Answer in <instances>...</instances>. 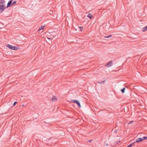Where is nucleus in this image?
<instances>
[{
	"instance_id": "nucleus-1",
	"label": "nucleus",
	"mask_w": 147,
	"mask_h": 147,
	"mask_svg": "<svg viewBox=\"0 0 147 147\" xmlns=\"http://www.w3.org/2000/svg\"><path fill=\"white\" fill-rule=\"evenodd\" d=\"M71 102L73 103H76L79 107H81V106L79 101L78 100H71Z\"/></svg>"
},
{
	"instance_id": "nucleus-2",
	"label": "nucleus",
	"mask_w": 147,
	"mask_h": 147,
	"mask_svg": "<svg viewBox=\"0 0 147 147\" xmlns=\"http://www.w3.org/2000/svg\"><path fill=\"white\" fill-rule=\"evenodd\" d=\"M6 8V7L4 5H0V13H2L4 11V9Z\"/></svg>"
},
{
	"instance_id": "nucleus-3",
	"label": "nucleus",
	"mask_w": 147,
	"mask_h": 147,
	"mask_svg": "<svg viewBox=\"0 0 147 147\" xmlns=\"http://www.w3.org/2000/svg\"><path fill=\"white\" fill-rule=\"evenodd\" d=\"M143 141V138H138L136 140V141L135 142V143L141 142Z\"/></svg>"
},
{
	"instance_id": "nucleus-4",
	"label": "nucleus",
	"mask_w": 147,
	"mask_h": 147,
	"mask_svg": "<svg viewBox=\"0 0 147 147\" xmlns=\"http://www.w3.org/2000/svg\"><path fill=\"white\" fill-rule=\"evenodd\" d=\"M12 0H10L9 1L7 5V7L8 8L9 7H11L12 6Z\"/></svg>"
},
{
	"instance_id": "nucleus-5",
	"label": "nucleus",
	"mask_w": 147,
	"mask_h": 147,
	"mask_svg": "<svg viewBox=\"0 0 147 147\" xmlns=\"http://www.w3.org/2000/svg\"><path fill=\"white\" fill-rule=\"evenodd\" d=\"M112 65V61H111L109 62L105 65L106 66L108 67H110Z\"/></svg>"
},
{
	"instance_id": "nucleus-6",
	"label": "nucleus",
	"mask_w": 147,
	"mask_h": 147,
	"mask_svg": "<svg viewBox=\"0 0 147 147\" xmlns=\"http://www.w3.org/2000/svg\"><path fill=\"white\" fill-rule=\"evenodd\" d=\"M57 100V98H56L55 96H54L51 99L50 101L52 102H55Z\"/></svg>"
},
{
	"instance_id": "nucleus-7",
	"label": "nucleus",
	"mask_w": 147,
	"mask_h": 147,
	"mask_svg": "<svg viewBox=\"0 0 147 147\" xmlns=\"http://www.w3.org/2000/svg\"><path fill=\"white\" fill-rule=\"evenodd\" d=\"M5 0H0V5H5Z\"/></svg>"
},
{
	"instance_id": "nucleus-8",
	"label": "nucleus",
	"mask_w": 147,
	"mask_h": 147,
	"mask_svg": "<svg viewBox=\"0 0 147 147\" xmlns=\"http://www.w3.org/2000/svg\"><path fill=\"white\" fill-rule=\"evenodd\" d=\"M88 18H90V19H92L93 17V16L91 13H89L88 14L87 16Z\"/></svg>"
},
{
	"instance_id": "nucleus-9",
	"label": "nucleus",
	"mask_w": 147,
	"mask_h": 147,
	"mask_svg": "<svg viewBox=\"0 0 147 147\" xmlns=\"http://www.w3.org/2000/svg\"><path fill=\"white\" fill-rule=\"evenodd\" d=\"M147 30V25L143 28L142 29V30L143 32H144Z\"/></svg>"
},
{
	"instance_id": "nucleus-10",
	"label": "nucleus",
	"mask_w": 147,
	"mask_h": 147,
	"mask_svg": "<svg viewBox=\"0 0 147 147\" xmlns=\"http://www.w3.org/2000/svg\"><path fill=\"white\" fill-rule=\"evenodd\" d=\"M18 49V48L16 46H13V49L12 50H17Z\"/></svg>"
},
{
	"instance_id": "nucleus-11",
	"label": "nucleus",
	"mask_w": 147,
	"mask_h": 147,
	"mask_svg": "<svg viewBox=\"0 0 147 147\" xmlns=\"http://www.w3.org/2000/svg\"><path fill=\"white\" fill-rule=\"evenodd\" d=\"M135 143V142H134L132 143L131 144H130V145H128L127 147H131L132 146H133L134 145V144Z\"/></svg>"
},
{
	"instance_id": "nucleus-12",
	"label": "nucleus",
	"mask_w": 147,
	"mask_h": 147,
	"mask_svg": "<svg viewBox=\"0 0 147 147\" xmlns=\"http://www.w3.org/2000/svg\"><path fill=\"white\" fill-rule=\"evenodd\" d=\"M7 47L11 49H13V46L11 45L8 44Z\"/></svg>"
},
{
	"instance_id": "nucleus-13",
	"label": "nucleus",
	"mask_w": 147,
	"mask_h": 147,
	"mask_svg": "<svg viewBox=\"0 0 147 147\" xmlns=\"http://www.w3.org/2000/svg\"><path fill=\"white\" fill-rule=\"evenodd\" d=\"M44 26H42L41 27H40L39 28V29L38 31H39L40 30H42L43 29H44Z\"/></svg>"
},
{
	"instance_id": "nucleus-14",
	"label": "nucleus",
	"mask_w": 147,
	"mask_h": 147,
	"mask_svg": "<svg viewBox=\"0 0 147 147\" xmlns=\"http://www.w3.org/2000/svg\"><path fill=\"white\" fill-rule=\"evenodd\" d=\"M125 88H124L122 89L121 90V91L123 93H124L125 92Z\"/></svg>"
},
{
	"instance_id": "nucleus-15",
	"label": "nucleus",
	"mask_w": 147,
	"mask_h": 147,
	"mask_svg": "<svg viewBox=\"0 0 147 147\" xmlns=\"http://www.w3.org/2000/svg\"><path fill=\"white\" fill-rule=\"evenodd\" d=\"M111 36H112L111 35H110L108 36H105V38H109V37H111Z\"/></svg>"
},
{
	"instance_id": "nucleus-16",
	"label": "nucleus",
	"mask_w": 147,
	"mask_h": 147,
	"mask_svg": "<svg viewBox=\"0 0 147 147\" xmlns=\"http://www.w3.org/2000/svg\"><path fill=\"white\" fill-rule=\"evenodd\" d=\"M143 140H147V137L144 136L143 137Z\"/></svg>"
},
{
	"instance_id": "nucleus-17",
	"label": "nucleus",
	"mask_w": 147,
	"mask_h": 147,
	"mask_svg": "<svg viewBox=\"0 0 147 147\" xmlns=\"http://www.w3.org/2000/svg\"><path fill=\"white\" fill-rule=\"evenodd\" d=\"M105 80H104V81H101V82H98V83H99V84H101V83H102V84H103L104 83V82H105Z\"/></svg>"
},
{
	"instance_id": "nucleus-18",
	"label": "nucleus",
	"mask_w": 147,
	"mask_h": 147,
	"mask_svg": "<svg viewBox=\"0 0 147 147\" xmlns=\"http://www.w3.org/2000/svg\"><path fill=\"white\" fill-rule=\"evenodd\" d=\"M120 142V140H117L116 142H115V143L116 144H118Z\"/></svg>"
},
{
	"instance_id": "nucleus-19",
	"label": "nucleus",
	"mask_w": 147,
	"mask_h": 147,
	"mask_svg": "<svg viewBox=\"0 0 147 147\" xmlns=\"http://www.w3.org/2000/svg\"><path fill=\"white\" fill-rule=\"evenodd\" d=\"M17 103V102H15L14 103H13V106H14Z\"/></svg>"
},
{
	"instance_id": "nucleus-20",
	"label": "nucleus",
	"mask_w": 147,
	"mask_h": 147,
	"mask_svg": "<svg viewBox=\"0 0 147 147\" xmlns=\"http://www.w3.org/2000/svg\"><path fill=\"white\" fill-rule=\"evenodd\" d=\"M16 1H14L13 2V3H12V5L13 4H15L16 3Z\"/></svg>"
},
{
	"instance_id": "nucleus-21",
	"label": "nucleus",
	"mask_w": 147,
	"mask_h": 147,
	"mask_svg": "<svg viewBox=\"0 0 147 147\" xmlns=\"http://www.w3.org/2000/svg\"><path fill=\"white\" fill-rule=\"evenodd\" d=\"M80 30L81 31H82V30L83 29V27L82 26H80Z\"/></svg>"
},
{
	"instance_id": "nucleus-22",
	"label": "nucleus",
	"mask_w": 147,
	"mask_h": 147,
	"mask_svg": "<svg viewBox=\"0 0 147 147\" xmlns=\"http://www.w3.org/2000/svg\"><path fill=\"white\" fill-rule=\"evenodd\" d=\"M104 145L105 146H107L108 145V144L107 143H105L104 144Z\"/></svg>"
},
{
	"instance_id": "nucleus-23",
	"label": "nucleus",
	"mask_w": 147,
	"mask_h": 147,
	"mask_svg": "<svg viewBox=\"0 0 147 147\" xmlns=\"http://www.w3.org/2000/svg\"><path fill=\"white\" fill-rule=\"evenodd\" d=\"M113 132L114 133H117V131L116 130H115V131H114Z\"/></svg>"
},
{
	"instance_id": "nucleus-24",
	"label": "nucleus",
	"mask_w": 147,
	"mask_h": 147,
	"mask_svg": "<svg viewBox=\"0 0 147 147\" xmlns=\"http://www.w3.org/2000/svg\"><path fill=\"white\" fill-rule=\"evenodd\" d=\"M92 141V140H88V142H91V141Z\"/></svg>"
},
{
	"instance_id": "nucleus-25",
	"label": "nucleus",
	"mask_w": 147,
	"mask_h": 147,
	"mask_svg": "<svg viewBox=\"0 0 147 147\" xmlns=\"http://www.w3.org/2000/svg\"><path fill=\"white\" fill-rule=\"evenodd\" d=\"M48 38V39H49L51 40V39H52V38H50L48 37V38Z\"/></svg>"
},
{
	"instance_id": "nucleus-26",
	"label": "nucleus",
	"mask_w": 147,
	"mask_h": 147,
	"mask_svg": "<svg viewBox=\"0 0 147 147\" xmlns=\"http://www.w3.org/2000/svg\"><path fill=\"white\" fill-rule=\"evenodd\" d=\"M133 122V121H130V122L129 123H131Z\"/></svg>"
},
{
	"instance_id": "nucleus-27",
	"label": "nucleus",
	"mask_w": 147,
	"mask_h": 147,
	"mask_svg": "<svg viewBox=\"0 0 147 147\" xmlns=\"http://www.w3.org/2000/svg\"><path fill=\"white\" fill-rule=\"evenodd\" d=\"M24 106V105H22L21 106H22V107H23V106Z\"/></svg>"
}]
</instances>
